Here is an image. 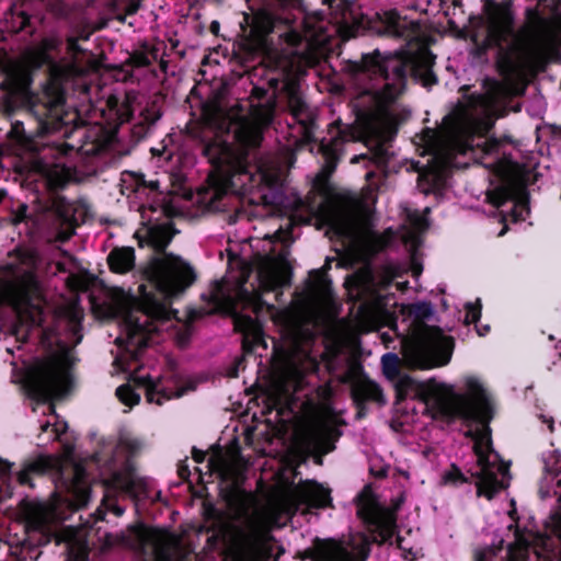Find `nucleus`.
<instances>
[{"mask_svg":"<svg viewBox=\"0 0 561 561\" xmlns=\"http://www.w3.org/2000/svg\"><path fill=\"white\" fill-rule=\"evenodd\" d=\"M193 456H194V460L196 462H202V461H204L206 454L204 451L194 449Z\"/></svg>","mask_w":561,"mask_h":561,"instance_id":"nucleus-44","label":"nucleus"},{"mask_svg":"<svg viewBox=\"0 0 561 561\" xmlns=\"http://www.w3.org/2000/svg\"><path fill=\"white\" fill-rule=\"evenodd\" d=\"M85 151H87L88 153H90V152H91V153H95V154H96V153L99 152V147L93 146L91 149H87Z\"/></svg>","mask_w":561,"mask_h":561,"instance_id":"nucleus-51","label":"nucleus"},{"mask_svg":"<svg viewBox=\"0 0 561 561\" xmlns=\"http://www.w3.org/2000/svg\"><path fill=\"white\" fill-rule=\"evenodd\" d=\"M273 517L264 512L248 515L232 535L231 561H275L284 552L272 535Z\"/></svg>","mask_w":561,"mask_h":561,"instance_id":"nucleus-14","label":"nucleus"},{"mask_svg":"<svg viewBox=\"0 0 561 561\" xmlns=\"http://www.w3.org/2000/svg\"><path fill=\"white\" fill-rule=\"evenodd\" d=\"M83 70L79 68L75 61L69 66V69L66 71L67 75H80Z\"/></svg>","mask_w":561,"mask_h":561,"instance_id":"nucleus-43","label":"nucleus"},{"mask_svg":"<svg viewBox=\"0 0 561 561\" xmlns=\"http://www.w3.org/2000/svg\"><path fill=\"white\" fill-rule=\"evenodd\" d=\"M409 24H411L413 27L416 26L414 23H409L404 19H401L396 12H391L388 18L386 30L396 36L412 38L413 36L410 35L409 31L407 30Z\"/></svg>","mask_w":561,"mask_h":561,"instance_id":"nucleus-29","label":"nucleus"},{"mask_svg":"<svg viewBox=\"0 0 561 561\" xmlns=\"http://www.w3.org/2000/svg\"><path fill=\"white\" fill-rule=\"evenodd\" d=\"M61 45L59 37L51 35L43 38L39 44L30 48L23 61H11L4 69V78L0 82V113L10 116L13 111L23 105H30L45 129H58L67 124L65 93L61 88L51 83L41 95L34 96L30 90L32 69L44 65L50 70L56 68L51 51Z\"/></svg>","mask_w":561,"mask_h":561,"instance_id":"nucleus-8","label":"nucleus"},{"mask_svg":"<svg viewBox=\"0 0 561 561\" xmlns=\"http://www.w3.org/2000/svg\"><path fill=\"white\" fill-rule=\"evenodd\" d=\"M67 49L73 57H76V55H78L79 53L83 51L78 44V39L75 37L68 38Z\"/></svg>","mask_w":561,"mask_h":561,"instance_id":"nucleus-39","label":"nucleus"},{"mask_svg":"<svg viewBox=\"0 0 561 561\" xmlns=\"http://www.w3.org/2000/svg\"><path fill=\"white\" fill-rule=\"evenodd\" d=\"M328 557L334 561H346L348 559L346 551L340 545H333L332 552Z\"/></svg>","mask_w":561,"mask_h":561,"instance_id":"nucleus-38","label":"nucleus"},{"mask_svg":"<svg viewBox=\"0 0 561 561\" xmlns=\"http://www.w3.org/2000/svg\"><path fill=\"white\" fill-rule=\"evenodd\" d=\"M135 536L139 548L156 561H170L179 545L178 538L163 529L141 526Z\"/></svg>","mask_w":561,"mask_h":561,"instance_id":"nucleus-17","label":"nucleus"},{"mask_svg":"<svg viewBox=\"0 0 561 561\" xmlns=\"http://www.w3.org/2000/svg\"><path fill=\"white\" fill-rule=\"evenodd\" d=\"M331 137L324 138L320 145L319 150L325 156L328 160H337L343 151V145L348 141L357 139L356 131L348 127H336L330 130Z\"/></svg>","mask_w":561,"mask_h":561,"instance_id":"nucleus-23","label":"nucleus"},{"mask_svg":"<svg viewBox=\"0 0 561 561\" xmlns=\"http://www.w3.org/2000/svg\"><path fill=\"white\" fill-rule=\"evenodd\" d=\"M537 537L533 533L515 531V541L507 547L506 561H529L530 548Z\"/></svg>","mask_w":561,"mask_h":561,"instance_id":"nucleus-25","label":"nucleus"},{"mask_svg":"<svg viewBox=\"0 0 561 561\" xmlns=\"http://www.w3.org/2000/svg\"><path fill=\"white\" fill-rule=\"evenodd\" d=\"M529 214V207L526 195L523 193L520 196L513 201V207L511 209L510 217L512 221H524Z\"/></svg>","mask_w":561,"mask_h":561,"instance_id":"nucleus-32","label":"nucleus"},{"mask_svg":"<svg viewBox=\"0 0 561 561\" xmlns=\"http://www.w3.org/2000/svg\"><path fill=\"white\" fill-rule=\"evenodd\" d=\"M77 154L76 148L65 142L44 149L39 158L41 170L53 186H62L75 178Z\"/></svg>","mask_w":561,"mask_h":561,"instance_id":"nucleus-16","label":"nucleus"},{"mask_svg":"<svg viewBox=\"0 0 561 561\" xmlns=\"http://www.w3.org/2000/svg\"><path fill=\"white\" fill-rule=\"evenodd\" d=\"M481 317V305L478 301V304H467L466 306V314H465V322L467 324L470 323H477Z\"/></svg>","mask_w":561,"mask_h":561,"instance_id":"nucleus-35","label":"nucleus"},{"mask_svg":"<svg viewBox=\"0 0 561 561\" xmlns=\"http://www.w3.org/2000/svg\"><path fill=\"white\" fill-rule=\"evenodd\" d=\"M365 154L354 156L351 160L352 163H357L360 159H364Z\"/></svg>","mask_w":561,"mask_h":561,"instance_id":"nucleus-50","label":"nucleus"},{"mask_svg":"<svg viewBox=\"0 0 561 561\" xmlns=\"http://www.w3.org/2000/svg\"><path fill=\"white\" fill-rule=\"evenodd\" d=\"M11 471V463L0 459V477L5 478Z\"/></svg>","mask_w":561,"mask_h":561,"instance_id":"nucleus-40","label":"nucleus"},{"mask_svg":"<svg viewBox=\"0 0 561 561\" xmlns=\"http://www.w3.org/2000/svg\"><path fill=\"white\" fill-rule=\"evenodd\" d=\"M43 2L48 9L54 10V7L59 2V0H39Z\"/></svg>","mask_w":561,"mask_h":561,"instance_id":"nucleus-45","label":"nucleus"},{"mask_svg":"<svg viewBox=\"0 0 561 561\" xmlns=\"http://www.w3.org/2000/svg\"><path fill=\"white\" fill-rule=\"evenodd\" d=\"M157 188V184L153 182L147 183L142 175L124 172L121 179V193L126 196L135 194L137 197H141L147 194L148 191Z\"/></svg>","mask_w":561,"mask_h":561,"instance_id":"nucleus-26","label":"nucleus"},{"mask_svg":"<svg viewBox=\"0 0 561 561\" xmlns=\"http://www.w3.org/2000/svg\"><path fill=\"white\" fill-rule=\"evenodd\" d=\"M10 136L19 141H22L24 138V127L23 123L20 121H15L11 123Z\"/></svg>","mask_w":561,"mask_h":561,"instance_id":"nucleus-37","label":"nucleus"},{"mask_svg":"<svg viewBox=\"0 0 561 561\" xmlns=\"http://www.w3.org/2000/svg\"><path fill=\"white\" fill-rule=\"evenodd\" d=\"M110 267L113 272L124 274L130 271L135 263L133 248H117L111 251L107 257Z\"/></svg>","mask_w":561,"mask_h":561,"instance_id":"nucleus-28","label":"nucleus"},{"mask_svg":"<svg viewBox=\"0 0 561 561\" xmlns=\"http://www.w3.org/2000/svg\"><path fill=\"white\" fill-rule=\"evenodd\" d=\"M514 12L511 1L491 2L484 9L485 46L511 48L514 39Z\"/></svg>","mask_w":561,"mask_h":561,"instance_id":"nucleus-15","label":"nucleus"},{"mask_svg":"<svg viewBox=\"0 0 561 561\" xmlns=\"http://www.w3.org/2000/svg\"><path fill=\"white\" fill-rule=\"evenodd\" d=\"M433 64L434 56L423 45H417L414 50L386 55L376 49L363 56L353 73L358 90L357 105L371 115H390L388 106L403 92L409 72L424 87L436 83Z\"/></svg>","mask_w":561,"mask_h":561,"instance_id":"nucleus-6","label":"nucleus"},{"mask_svg":"<svg viewBox=\"0 0 561 561\" xmlns=\"http://www.w3.org/2000/svg\"><path fill=\"white\" fill-rule=\"evenodd\" d=\"M321 196L320 202L308 197L306 208L310 219L314 220L318 229L328 228V232L347 240L359 238L366 218L354 207L351 201L334 193L328 183L317 184Z\"/></svg>","mask_w":561,"mask_h":561,"instance_id":"nucleus-12","label":"nucleus"},{"mask_svg":"<svg viewBox=\"0 0 561 561\" xmlns=\"http://www.w3.org/2000/svg\"><path fill=\"white\" fill-rule=\"evenodd\" d=\"M323 2L339 8L344 0ZM300 5L301 0H268L250 31L252 48L283 73L312 62L316 51L325 49L337 32L323 16H306Z\"/></svg>","mask_w":561,"mask_h":561,"instance_id":"nucleus-4","label":"nucleus"},{"mask_svg":"<svg viewBox=\"0 0 561 561\" xmlns=\"http://www.w3.org/2000/svg\"><path fill=\"white\" fill-rule=\"evenodd\" d=\"M10 302L21 324L15 327L13 334L16 340L25 341L31 328L41 327L44 321V311L38 302L32 301L26 291L10 298Z\"/></svg>","mask_w":561,"mask_h":561,"instance_id":"nucleus-18","label":"nucleus"},{"mask_svg":"<svg viewBox=\"0 0 561 561\" xmlns=\"http://www.w3.org/2000/svg\"><path fill=\"white\" fill-rule=\"evenodd\" d=\"M447 2H450L451 5L454 7V10H456L457 8H460L461 5V0H443V3H447Z\"/></svg>","mask_w":561,"mask_h":561,"instance_id":"nucleus-47","label":"nucleus"},{"mask_svg":"<svg viewBox=\"0 0 561 561\" xmlns=\"http://www.w3.org/2000/svg\"><path fill=\"white\" fill-rule=\"evenodd\" d=\"M141 447L140 439L128 433H122L115 445H108L106 450L93 456L103 480L102 505L116 516L124 513V508L112 500V494L116 492H122L137 501H153L160 496V491L153 495L149 482L135 473L131 458L140 451Z\"/></svg>","mask_w":561,"mask_h":561,"instance_id":"nucleus-10","label":"nucleus"},{"mask_svg":"<svg viewBox=\"0 0 561 561\" xmlns=\"http://www.w3.org/2000/svg\"><path fill=\"white\" fill-rule=\"evenodd\" d=\"M149 286L154 293L140 285V299H134L122 318V335L117 337L124 344L130 358L137 360L141 351L158 343L156 335L169 330L175 318L170 308V298L182 293L194 280L192 267L181 257L163 253L154 257L146 270Z\"/></svg>","mask_w":561,"mask_h":561,"instance_id":"nucleus-5","label":"nucleus"},{"mask_svg":"<svg viewBox=\"0 0 561 561\" xmlns=\"http://www.w3.org/2000/svg\"><path fill=\"white\" fill-rule=\"evenodd\" d=\"M311 505L314 507H327L330 505L331 497L328 490L316 489L310 496Z\"/></svg>","mask_w":561,"mask_h":561,"instance_id":"nucleus-34","label":"nucleus"},{"mask_svg":"<svg viewBox=\"0 0 561 561\" xmlns=\"http://www.w3.org/2000/svg\"><path fill=\"white\" fill-rule=\"evenodd\" d=\"M392 382L399 398H420L434 420L448 424L456 421L465 424L477 422L481 425L473 438L477 463L469 470L474 479L478 496L491 500L508 486L511 480L508 468L493 450L490 428L486 426L492 410L490 398L478 378H463V392H457L454 385L435 379L417 381L404 373H401Z\"/></svg>","mask_w":561,"mask_h":561,"instance_id":"nucleus-3","label":"nucleus"},{"mask_svg":"<svg viewBox=\"0 0 561 561\" xmlns=\"http://www.w3.org/2000/svg\"><path fill=\"white\" fill-rule=\"evenodd\" d=\"M250 275V268L245 263H241L238 275L229 273L220 283H216L210 297L217 307H224L234 314V327L247 337L257 341L261 337V324L259 320L251 314H243L239 311L251 309L257 313L262 300L261 295L264 291L277 290L288 283L287 267L284 257H274L265 254L261 257L257 270V282L260 291H250L245 284Z\"/></svg>","mask_w":561,"mask_h":561,"instance_id":"nucleus-9","label":"nucleus"},{"mask_svg":"<svg viewBox=\"0 0 561 561\" xmlns=\"http://www.w3.org/2000/svg\"><path fill=\"white\" fill-rule=\"evenodd\" d=\"M374 160L377 164H383L388 161V149L385 144H378L374 150Z\"/></svg>","mask_w":561,"mask_h":561,"instance_id":"nucleus-36","label":"nucleus"},{"mask_svg":"<svg viewBox=\"0 0 561 561\" xmlns=\"http://www.w3.org/2000/svg\"><path fill=\"white\" fill-rule=\"evenodd\" d=\"M208 467L222 480L236 482L247 466L240 456L226 457L221 453H217L208 458Z\"/></svg>","mask_w":561,"mask_h":561,"instance_id":"nucleus-22","label":"nucleus"},{"mask_svg":"<svg viewBox=\"0 0 561 561\" xmlns=\"http://www.w3.org/2000/svg\"><path fill=\"white\" fill-rule=\"evenodd\" d=\"M518 35L529 59L545 61L561 42V13L547 0L527 5Z\"/></svg>","mask_w":561,"mask_h":561,"instance_id":"nucleus-13","label":"nucleus"},{"mask_svg":"<svg viewBox=\"0 0 561 561\" xmlns=\"http://www.w3.org/2000/svg\"><path fill=\"white\" fill-rule=\"evenodd\" d=\"M357 31L359 28L370 27V20L366 16H362L360 20L356 21Z\"/></svg>","mask_w":561,"mask_h":561,"instance_id":"nucleus-42","label":"nucleus"},{"mask_svg":"<svg viewBox=\"0 0 561 561\" xmlns=\"http://www.w3.org/2000/svg\"><path fill=\"white\" fill-rule=\"evenodd\" d=\"M2 19V16L0 15V20Z\"/></svg>","mask_w":561,"mask_h":561,"instance_id":"nucleus-58","label":"nucleus"},{"mask_svg":"<svg viewBox=\"0 0 561 561\" xmlns=\"http://www.w3.org/2000/svg\"><path fill=\"white\" fill-rule=\"evenodd\" d=\"M490 127L489 117L478 118L467 113L458 117L437 139L428 168L419 174V190L424 194L440 193L450 169L456 165L457 154L472 152L484 167L502 172L508 162L506 145L483 136Z\"/></svg>","mask_w":561,"mask_h":561,"instance_id":"nucleus-7","label":"nucleus"},{"mask_svg":"<svg viewBox=\"0 0 561 561\" xmlns=\"http://www.w3.org/2000/svg\"><path fill=\"white\" fill-rule=\"evenodd\" d=\"M20 20H21L20 28H24L30 22V18L27 15H25L24 13H22L20 15Z\"/></svg>","mask_w":561,"mask_h":561,"instance_id":"nucleus-46","label":"nucleus"},{"mask_svg":"<svg viewBox=\"0 0 561 561\" xmlns=\"http://www.w3.org/2000/svg\"><path fill=\"white\" fill-rule=\"evenodd\" d=\"M365 519L371 527L374 541L386 542L396 533L397 514L394 508L373 507L367 512Z\"/></svg>","mask_w":561,"mask_h":561,"instance_id":"nucleus-19","label":"nucleus"},{"mask_svg":"<svg viewBox=\"0 0 561 561\" xmlns=\"http://www.w3.org/2000/svg\"><path fill=\"white\" fill-rule=\"evenodd\" d=\"M277 80H278V79H276V78H271V79H270V82H274V81H275V82H277Z\"/></svg>","mask_w":561,"mask_h":561,"instance_id":"nucleus-57","label":"nucleus"},{"mask_svg":"<svg viewBox=\"0 0 561 561\" xmlns=\"http://www.w3.org/2000/svg\"><path fill=\"white\" fill-rule=\"evenodd\" d=\"M542 459L545 471L556 478L561 472V454L558 450L547 451Z\"/></svg>","mask_w":561,"mask_h":561,"instance_id":"nucleus-31","label":"nucleus"},{"mask_svg":"<svg viewBox=\"0 0 561 561\" xmlns=\"http://www.w3.org/2000/svg\"><path fill=\"white\" fill-rule=\"evenodd\" d=\"M543 422L548 424L549 430L552 432L553 431V420H552V417H549V419L543 417Z\"/></svg>","mask_w":561,"mask_h":561,"instance_id":"nucleus-49","label":"nucleus"},{"mask_svg":"<svg viewBox=\"0 0 561 561\" xmlns=\"http://www.w3.org/2000/svg\"><path fill=\"white\" fill-rule=\"evenodd\" d=\"M383 375L393 381L402 373L399 366V357L394 353H386L381 357Z\"/></svg>","mask_w":561,"mask_h":561,"instance_id":"nucleus-30","label":"nucleus"},{"mask_svg":"<svg viewBox=\"0 0 561 561\" xmlns=\"http://www.w3.org/2000/svg\"><path fill=\"white\" fill-rule=\"evenodd\" d=\"M134 380L145 389L147 401L157 405H161L164 401L183 394L182 390L174 391L168 389L160 378H152L148 375H135Z\"/></svg>","mask_w":561,"mask_h":561,"instance_id":"nucleus-21","label":"nucleus"},{"mask_svg":"<svg viewBox=\"0 0 561 561\" xmlns=\"http://www.w3.org/2000/svg\"><path fill=\"white\" fill-rule=\"evenodd\" d=\"M69 331L71 342L57 340V350L47 358L36 363L28 380V392L37 401V409H42L44 419L39 420V444L59 440L65 448V459L43 458L31 462L16 473V480L22 485H32L33 473H44L53 469L55 471L56 489L65 495H59L58 501L69 506L79 508L85 506L90 500V480L82 465L73 463V446L66 439L68 425L55 413L54 405L47 403L54 397L65 394L71 382L70 367L73 363L72 348L80 343V321L77 313L69 318Z\"/></svg>","mask_w":561,"mask_h":561,"instance_id":"nucleus-2","label":"nucleus"},{"mask_svg":"<svg viewBox=\"0 0 561 561\" xmlns=\"http://www.w3.org/2000/svg\"><path fill=\"white\" fill-rule=\"evenodd\" d=\"M407 285H408V283H407V282H404V283H397V287H398L399 289H401V290H403V288H404Z\"/></svg>","mask_w":561,"mask_h":561,"instance_id":"nucleus-52","label":"nucleus"},{"mask_svg":"<svg viewBox=\"0 0 561 561\" xmlns=\"http://www.w3.org/2000/svg\"><path fill=\"white\" fill-rule=\"evenodd\" d=\"M116 396L122 403L128 407L137 404L140 400L139 393H136L129 385H122L116 389Z\"/></svg>","mask_w":561,"mask_h":561,"instance_id":"nucleus-33","label":"nucleus"},{"mask_svg":"<svg viewBox=\"0 0 561 561\" xmlns=\"http://www.w3.org/2000/svg\"><path fill=\"white\" fill-rule=\"evenodd\" d=\"M58 270H59V271H62V272H65V271H66V268L64 267V265H62L61 263H58Z\"/></svg>","mask_w":561,"mask_h":561,"instance_id":"nucleus-55","label":"nucleus"},{"mask_svg":"<svg viewBox=\"0 0 561 561\" xmlns=\"http://www.w3.org/2000/svg\"><path fill=\"white\" fill-rule=\"evenodd\" d=\"M353 396L358 402L371 401L378 404L386 403L382 390L379 385L368 379L359 380L354 385Z\"/></svg>","mask_w":561,"mask_h":561,"instance_id":"nucleus-27","label":"nucleus"},{"mask_svg":"<svg viewBox=\"0 0 561 561\" xmlns=\"http://www.w3.org/2000/svg\"><path fill=\"white\" fill-rule=\"evenodd\" d=\"M138 9H139V2L133 0L126 7V14L133 15L138 11Z\"/></svg>","mask_w":561,"mask_h":561,"instance_id":"nucleus-41","label":"nucleus"},{"mask_svg":"<svg viewBox=\"0 0 561 561\" xmlns=\"http://www.w3.org/2000/svg\"><path fill=\"white\" fill-rule=\"evenodd\" d=\"M288 107L293 119L299 124V129L305 141H310L312 115L307 104L297 91H290Z\"/></svg>","mask_w":561,"mask_h":561,"instance_id":"nucleus-24","label":"nucleus"},{"mask_svg":"<svg viewBox=\"0 0 561 561\" xmlns=\"http://www.w3.org/2000/svg\"><path fill=\"white\" fill-rule=\"evenodd\" d=\"M119 21L124 22L125 21V16H118L117 18Z\"/></svg>","mask_w":561,"mask_h":561,"instance_id":"nucleus-56","label":"nucleus"},{"mask_svg":"<svg viewBox=\"0 0 561 561\" xmlns=\"http://www.w3.org/2000/svg\"><path fill=\"white\" fill-rule=\"evenodd\" d=\"M151 211V209H144L141 211L142 224L145 227L137 231V236L140 239V244L146 241L157 252H160L170 243L172 233L169 222H152V218L149 216V213Z\"/></svg>","mask_w":561,"mask_h":561,"instance_id":"nucleus-20","label":"nucleus"},{"mask_svg":"<svg viewBox=\"0 0 561 561\" xmlns=\"http://www.w3.org/2000/svg\"><path fill=\"white\" fill-rule=\"evenodd\" d=\"M27 278H28V283H30V284H34V277H33V275H32V274H28V275H27Z\"/></svg>","mask_w":561,"mask_h":561,"instance_id":"nucleus-54","label":"nucleus"},{"mask_svg":"<svg viewBox=\"0 0 561 561\" xmlns=\"http://www.w3.org/2000/svg\"><path fill=\"white\" fill-rule=\"evenodd\" d=\"M489 330H490V327L489 325H484L482 328H478L477 332H478L479 335L483 336V335H485L489 332Z\"/></svg>","mask_w":561,"mask_h":561,"instance_id":"nucleus-48","label":"nucleus"},{"mask_svg":"<svg viewBox=\"0 0 561 561\" xmlns=\"http://www.w3.org/2000/svg\"><path fill=\"white\" fill-rule=\"evenodd\" d=\"M273 121L271 106L255 112L252 118L232 119L216 112L207 116L203 131V153L213 167L211 187L205 199L220 208L227 193L252 194L266 206L283 202V167L278 158L262 154L257 147L263 128Z\"/></svg>","mask_w":561,"mask_h":561,"instance_id":"nucleus-1","label":"nucleus"},{"mask_svg":"<svg viewBox=\"0 0 561 561\" xmlns=\"http://www.w3.org/2000/svg\"><path fill=\"white\" fill-rule=\"evenodd\" d=\"M403 313L409 337L404 345L407 362L420 369L446 365L450 359V340L431 323L435 318L433 306L425 301L415 302L408 306Z\"/></svg>","mask_w":561,"mask_h":561,"instance_id":"nucleus-11","label":"nucleus"},{"mask_svg":"<svg viewBox=\"0 0 561 561\" xmlns=\"http://www.w3.org/2000/svg\"><path fill=\"white\" fill-rule=\"evenodd\" d=\"M314 435H319V436L324 435V430H323V428H318V430L316 431Z\"/></svg>","mask_w":561,"mask_h":561,"instance_id":"nucleus-53","label":"nucleus"}]
</instances>
